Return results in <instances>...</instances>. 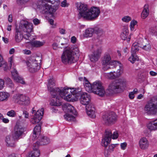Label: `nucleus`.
Returning <instances> with one entry per match:
<instances>
[{
  "label": "nucleus",
  "mask_w": 157,
  "mask_h": 157,
  "mask_svg": "<svg viewBox=\"0 0 157 157\" xmlns=\"http://www.w3.org/2000/svg\"><path fill=\"white\" fill-rule=\"evenodd\" d=\"M65 95L61 94L62 97L67 101H76L83 93L81 92L80 88H73L72 89L68 88H63Z\"/></svg>",
  "instance_id": "1"
},
{
  "label": "nucleus",
  "mask_w": 157,
  "mask_h": 157,
  "mask_svg": "<svg viewBox=\"0 0 157 157\" xmlns=\"http://www.w3.org/2000/svg\"><path fill=\"white\" fill-rule=\"evenodd\" d=\"M79 56L78 51L75 52L71 49L67 48L63 52L61 56V61L62 63L65 64L74 63L78 60Z\"/></svg>",
  "instance_id": "2"
},
{
  "label": "nucleus",
  "mask_w": 157,
  "mask_h": 157,
  "mask_svg": "<svg viewBox=\"0 0 157 157\" xmlns=\"http://www.w3.org/2000/svg\"><path fill=\"white\" fill-rule=\"evenodd\" d=\"M126 80L124 79H119L110 83L109 86L108 90L109 94L122 91L126 87Z\"/></svg>",
  "instance_id": "3"
},
{
  "label": "nucleus",
  "mask_w": 157,
  "mask_h": 157,
  "mask_svg": "<svg viewBox=\"0 0 157 157\" xmlns=\"http://www.w3.org/2000/svg\"><path fill=\"white\" fill-rule=\"evenodd\" d=\"M144 111L146 113L150 115L157 113V96L152 97L147 102Z\"/></svg>",
  "instance_id": "4"
},
{
  "label": "nucleus",
  "mask_w": 157,
  "mask_h": 157,
  "mask_svg": "<svg viewBox=\"0 0 157 157\" xmlns=\"http://www.w3.org/2000/svg\"><path fill=\"white\" fill-rule=\"evenodd\" d=\"M41 61L40 56H32L26 62L29 71L32 73L37 71L40 68L39 64Z\"/></svg>",
  "instance_id": "5"
},
{
  "label": "nucleus",
  "mask_w": 157,
  "mask_h": 157,
  "mask_svg": "<svg viewBox=\"0 0 157 157\" xmlns=\"http://www.w3.org/2000/svg\"><path fill=\"white\" fill-rule=\"evenodd\" d=\"M62 108L63 110L67 111L68 113L64 115L65 119L68 121H75V117L73 116L69 113H70L74 115H76L77 112L75 108L67 103L64 104L62 105Z\"/></svg>",
  "instance_id": "6"
},
{
  "label": "nucleus",
  "mask_w": 157,
  "mask_h": 157,
  "mask_svg": "<svg viewBox=\"0 0 157 157\" xmlns=\"http://www.w3.org/2000/svg\"><path fill=\"white\" fill-rule=\"evenodd\" d=\"M33 25L31 23L25 20H22L19 28L23 32L27 33L24 35V38L28 40L30 36V33L33 31Z\"/></svg>",
  "instance_id": "7"
},
{
  "label": "nucleus",
  "mask_w": 157,
  "mask_h": 157,
  "mask_svg": "<svg viewBox=\"0 0 157 157\" xmlns=\"http://www.w3.org/2000/svg\"><path fill=\"white\" fill-rule=\"evenodd\" d=\"M118 136V134L117 132H114L112 135L110 130L107 129L105 131L104 138L101 141L102 145L105 147H106L110 144L111 138L115 139H117Z\"/></svg>",
  "instance_id": "8"
},
{
  "label": "nucleus",
  "mask_w": 157,
  "mask_h": 157,
  "mask_svg": "<svg viewBox=\"0 0 157 157\" xmlns=\"http://www.w3.org/2000/svg\"><path fill=\"white\" fill-rule=\"evenodd\" d=\"M59 93H58L57 92L53 91L52 90H51L50 93L52 95V98L51 99L50 104L51 105L58 106L61 105L59 95L61 98L64 100V98L61 95V94H62L64 96L65 95L64 93L63 92V89H62V90L61 91H59Z\"/></svg>",
  "instance_id": "9"
},
{
  "label": "nucleus",
  "mask_w": 157,
  "mask_h": 157,
  "mask_svg": "<svg viewBox=\"0 0 157 157\" xmlns=\"http://www.w3.org/2000/svg\"><path fill=\"white\" fill-rule=\"evenodd\" d=\"M102 119V122L105 124H113L117 121V115L114 112H109L103 115Z\"/></svg>",
  "instance_id": "10"
},
{
  "label": "nucleus",
  "mask_w": 157,
  "mask_h": 157,
  "mask_svg": "<svg viewBox=\"0 0 157 157\" xmlns=\"http://www.w3.org/2000/svg\"><path fill=\"white\" fill-rule=\"evenodd\" d=\"M93 92L101 97L104 96L106 93L105 88L101 83L99 81L94 82Z\"/></svg>",
  "instance_id": "11"
},
{
  "label": "nucleus",
  "mask_w": 157,
  "mask_h": 157,
  "mask_svg": "<svg viewBox=\"0 0 157 157\" xmlns=\"http://www.w3.org/2000/svg\"><path fill=\"white\" fill-rule=\"evenodd\" d=\"M100 10L98 8L93 7L89 10L86 18L88 20H94L99 15Z\"/></svg>",
  "instance_id": "12"
},
{
  "label": "nucleus",
  "mask_w": 157,
  "mask_h": 157,
  "mask_svg": "<svg viewBox=\"0 0 157 157\" xmlns=\"http://www.w3.org/2000/svg\"><path fill=\"white\" fill-rule=\"evenodd\" d=\"M77 8L79 10L78 19H80L81 17L86 19L89 9L88 8L86 5L80 3L78 5Z\"/></svg>",
  "instance_id": "13"
},
{
  "label": "nucleus",
  "mask_w": 157,
  "mask_h": 157,
  "mask_svg": "<svg viewBox=\"0 0 157 157\" xmlns=\"http://www.w3.org/2000/svg\"><path fill=\"white\" fill-rule=\"evenodd\" d=\"M139 45L140 47L144 50L148 52L151 50V45L149 42L146 39L140 38L139 40Z\"/></svg>",
  "instance_id": "14"
},
{
  "label": "nucleus",
  "mask_w": 157,
  "mask_h": 157,
  "mask_svg": "<svg viewBox=\"0 0 157 157\" xmlns=\"http://www.w3.org/2000/svg\"><path fill=\"white\" fill-rule=\"evenodd\" d=\"M44 110L43 109L38 110L34 117L31 119V122L34 124L39 123L44 114Z\"/></svg>",
  "instance_id": "15"
},
{
  "label": "nucleus",
  "mask_w": 157,
  "mask_h": 157,
  "mask_svg": "<svg viewBox=\"0 0 157 157\" xmlns=\"http://www.w3.org/2000/svg\"><path fill=\"white\" fill-rule=\"evenodd\" d=\"M38 140L34 144L35 146L39 147L41 145H45L48 144L50 142V140L48 137L43 135H40L37 137Z\"/></svg>",
  "instance_id": "16"
},
{
  "label": "nucleus",
  "mask_w": 157,
  "mask_h": 157,
  "mask_svg": "<svg viewBox=\"0 0 157 157\" xmlns=\"http://www.w3.org/2000/svg\"><path fill=\"white\" fill-rule=\"evenodd\" d=\"M123 72V68H121L118 69L116 72H111L110 73L105 74V77L109 79H113L118 78Z\"/></svg>",
  "instance_id": "17"
},
{
  "label": "nucleus",
  "mask_w": 157,
  "mask_h": 157,
  "mask_svg": "<svg viewBox=\"0 0 157 157\" xmlns=\"http://www.w3.org/2000/svg\"><path fill=\"white\" fill-rule=\"evenodd\" d=\"M24 128L21 126L16 125L14 128V132L12 134L15 139H19L20 137L22 135L24 132Z\"/></svg>",
  "instance_id": "18"
},
{
  "label": "nucleus",
  "mask_w": 157,
  "mask_h": 157,
  "mask_svg": "<svg viewBox=\"0 0 157 157\" xmlns=\"http://www.w3.org/2000/svg\"><path fill=\"white\" fill-rule=\"evenodd\" d=\"M102 52V49L101 48H99L94 51L93 54L89 56L91 61L95 62L97 61Z\"/></svg>",
  "instance_id": "19"
},
{
  "label": "nucleus",
  "mask_w": 157,
  "mask_h": 157,
  "mask_svg": "<svg viewBox=\"0 0 157 157\" xmlns=\"http://www.w3.org/2000/svg\"><path fill=\"white\" fill-rule=\"evenodd\" d=\"M55 80L52 77H50V79L48 80V83L47 85L48 90L51 92V90L53 91H55L59 93V91H61L63 88L61 89H59L58 88H54L53 87L56 85Z\"/></svg>",
  "instance_id": "20"
},
{
  "label": "nucleus",
  "mask_w": 157,
  "mask_h": 157,
  "mask_svg": "<svg viewBox=\"0 0 157 157\" xmlns=\"http://www.w3.org/2000/svg\"><path fill=\"white\" fill-rule=\"evenodd\" d=\"M90 97L87 93H83L80 98V102L83 105L88 106V105L90 100Z\"/></svg>",
  "instance_id": "21"
},
{
  "label": "nucleus",
  "mask_w": 157,
  "mask_h": 157,
  "mask_svg": "<svg viewBox=\"0 0 157 157\" xmlns=\"http://www.w3.org/2000/svg\"><path fill=\"white\" fill-rule=\"evenodd\" d=\"M22 32L19 28L16 29L14 38L16 42L19 43L21 41L23 38H24Z\"/></svg>",
  "instance_id": "22"
},
{
  "label": "nucleus",
  "mask_w": 157,
  "mask_h": 157,
  "mask_svg": "<svg viewBox=\"0 0 157 157\" xmlns=\"http://www.w3.org/2000/svg\"><path fill=\"white\" fill-rule=\"evenodd\" d=\"M11 72L13 78L16 82L22 84H25V81L23 80V78L19 75L15 69H13Z\"/></svg>",
  "instance_id": "23"
},
{
  "label": "nucleus",
  "mask_w": 157,
  "mask_h": 157,
  "mask_svg": "<svg viewBox=\"0 0 157 157\" xmlns=\"http://www.w3.org/2000/svg\"><path fill=\"white\" fill-rule=\"evenodd\" d=\"M86 109L87 114L89 117L92 118H94L95 117V109L93 105H89L88 106H86Z\"/></svg>",
  "instance_id": "24"
},
{
  "label": "nucleus",
  "mask_w": 157,
  "mask_h": 157,
  "mask_svg": "<svg viewBox=\"0 0 157 157\" xmlns=\"http://www.w3.org/2000/svg\"><path fill=\"white\" fill-rule=\"evenodd\" d=\"M38 146H35L34 144L33 146V150L27 156V157H39L40 155V151L38 149Z\"/></svg>",
  "instance_id": "25"
},
{
  "label": "nucleus",
  "mask_w": 157,
  "mask_h": 157,
  "mask_svg": "<svg viewBox=\"0 0 157 157\" xmlns=\"http://www.w3.org/2000/svg\"><path fill=\"white\" fill-rule=\"evenodd\" d=\"M17 139H15L13 136L9 135L6 136L5 141L7 143V145L8 146L13 147L14 146L15 140H17Z\"/></svg>",
  "instance_id": "26"
},
{
  "label": "nucleus",
  "mask_w": 157,
  "mask_h": 157,
  "mask_svg": "<svg viewBox=\"0 0 157 157\" xmlns=\"http://www.w3.org/2000/svg\"><path fill=\"white\" fill-rule=\"evenodd\" d=\"M120 36L123 40H126L127 41H130V36L128 35V30L127 27H125L123 28L122 32L121 33Z\"/></svg>",
  "instance_id": "27"
},
{
  "label": "nucleus",
  "mask_w": 157,
  "mask_h": 157,
  "mask_svg": "<svg viewBox=\"0 0 157 157\" xmlns=\"http://www.w3.org/2000/svg\"><path fill=\"white\" fill-rule=\"evenodd\" d=\"M41 129V126L40 124H38L35 127L34 129L33 135V140H34L36 139V137L40 135Z\"/></svg>",
  "instance_id": "28"
},
{
  "label": "nucleus",
  "mask_w": 157,
  "mask_h": 157,
  "mask_svg": "<svg viewBox=\"0 0 157 157\" xmlns=\"http://www.w3.org/2000/svg\"><path fill=\"white\" fill-rule=\"evenodd\" d=\"M139 144L140 148L142 149H145L148 147L149 143L146 138L143 137L140 140Z\"/></svg>",
  "instance_id": "29"
},
{
  "label": "nucleus",
  "mask_w": 157,
  "mask_h": 157,
  "mask_svg": "<svg viewBox=\"0 0 157 157\" xmlns=\"http://www.w3.org/2000/svg\"><path fill=\"white\" fill-rule=\"evenodd\" d=\"M83 80L84 81V86L86 90L89 92H93L94 83L92 84H91L85 77L84 78Z\"/></svg>",
  "instance_id": "30"
},
{
  "label": "nucleus",
  "mask_w": 157,
  "mask_h": 157,
  "mask_svg": "<svg viewBox=\"0 0 157 157\" xmlns=\"http://www.w3.org/2000/svg\"><path fill=\"white\" fill-rule=\"evenodd\" d=\"M147 128L150 131L157 130V118L149 122L147 125Z\"/></svg>",
  "instance_id": "31"
},
{
  "label": "nucleus",
  "mask_w": 157,
  "mask_h": 157,
  "mask_svg": "<svg viewBox=\"0 0 157 157\" xmlns=\"http://www.w3.org/2000/svg\"><path fill=\"white\" fill-rule=\"evenodd\" d=\"M111 61V57L110 55L108 53H105L104 56L102 61L103 65L109 64Z\"/></svg>",
  "instance_id": "32"
},
{
  "label": "nucleus",
  "mask_w": 157,
  "mask_h": 157,
  "mask_svg": "<svg viewBox=\"0 0 157 157\" xmlns=\"http://www.w3.org/2000/svg\"><path fill=\"white\" fill-rule=\"evenodd\" d=\"M10 96V94L6 92H0V101H6Z\"/></svg>",
  "instance_id": "33"
},
{
  "label": "nucleus",
  "mask_w": 157,
  "mask_h": 157,
  "mask_svg": "<svg viewBox=\"0 0 157 157\" xmlns=\"http://www.w3.org/2000/svg\"><path fill=\"white\" fill-rule=\"evenodd\" d=\"M21 103L20 104H21L27 106L30 103V99L29 98L25 95H22L21 97Z\"/></svg>",
  "instance_id": "34"
},
{
  "label": "nucleus",
  "mask_w": 157,
  "mask_h": 157,
  "mask_svg": "<svg viewBox=\"0 0 157 157\" xmlns=\"http://www.w3.org/2000/svg\"><path fill=\"white\" fill-rule=\"evenodd\" d=\"M44 42H41L40 41L35 40L31 42L30 43L31 46L34 47H40L44 44Z\"/></svg>",
  "instance_id": "35"
},
{
  "label": "nucleus",
  "mask_w": 157,
  "mask_h": 157,
  "mask_svg": "<svg viewBox=\"0 0 157 157\" xmlns=\"http://www.w3.org/2000/svg\"><path fill=\"white\" fill-rule=\"evenodd\" d=\"M144 7V8L141 13V17L143 19L145 18L148 16L149 13L148 5H145Z\"/></svg>",
  "instance_id": "36"
},
{
  "label": "nucleus",
  "mask_w": 157,
  "mask_h": 157,
  "mask_svg": "<svg viewBox=\"0 0 157 157\" xmlns=\"http://www.w3.org/2000/svg\"><path fill=\"white\" fill-rule=\"evenodd\" d=\"M94 33L96 34L98 37H102L104 35L105 32L103 30L98 27L94 28Z\"/></svg>",
  "instance_id": "37"
},
{
  "label": "nucleus",
  "mask_w": 157,
  "mask_h": 157,
  "mask_svg": "<svg viewBox=\"0 0 157 157\" xmlns=\"http://www.w3.org/2000/svg\"><path fill=\"white\" fill-rule=\"evenodd\" d=\"M23 94H16L13 96L12 100L15 103L20 104L21 103V97Z\"/></svg>",
  "instance_id": "38"
},
{
  "label": "nucleus",
  "mask_w": 157,
  "mask_h": 157,
  "mask_svg": "<svg viewBox=\"0 0 157 157\" xmlns=\"http://www.w3.org/2000/svg\"><path fill=\"white\" fill-rule=\"evenodd\" d=\"M94 32V28H89L86 29L85 32V36L86 37H91L93 33Z\"/></svg>",
  "instance_id": "39"
},
{
  "label": "nucleus",
  "mask_w": 157,
  "mask_h": 157,
  "mask_svg": "<svg viewBox=\"0 0 157 157\" xmlns=\"http://www.w3.org/2000/svg\"><path fill=\"white\" fill-rule=\"evenodd\" d=\"M139 41L138 42L134 43L132 47L131 53L136 54V52L139 50Z\"/></svg>",
  "instance_id": "40"
},
{
  "label": "nucleus",
  "mask_w": 157,
  "mask_h": 157,
  "mask_svg": "<svg viewBox=\"0 0 157 157\" xmlns=\"http://www.w3.org/2000/svg\"><path fill=\"white\" fill-rule=\"evenodd\" d=\"M109 64H110V65L111 67H113H113H120V69L122 68V65L118 61L115 60L111 61Z\"/></svg>",
  "instance_id": "41"
},
{
  "label": "nucleus",
  "mask_w": 157,
  "mask_h": 157,
  "mask_svg": "<svg viewBox=\"0 0 157 157\" xmlns=\"http://www.w3.org/2000/svg\"><path fill=\"white\" fill-rule=\"evenodd\" d=\"M139 59L136 54L133 53H132L131 56L128 59V60L132 63H134L136 61H138Z\"/></svg>",
  "instance_id": "42"
},
{
  "label": "nucleus",
  "mask_w": 157,
  "mask_h": 157,
  "mask_svg": "<svg viewBox=\"0 0 157 157\" xmlns=\"http://www.w3.org/2000/svg\"><path fill=\"white\" fill-rule=\"evenodd\" d=\"M5 81L9 85V86L11 87H13V84L12 83V81L9 78L6 77L4 78Z\"/></svg>",
  "instance_id": "43"
},
{
  "label": "nucleus",
  "mask_w": 157,
  "mask_h": 157,
  "mask_svg": "<svg viewBox=\"0 0 157 157\" xmlns=\"http://www.w3.org/2000/svg\"><path fill=\"white\" fill-rule=\"evenodd\" d=\"M50 6H49L47 4L45 3L43 6V11L44 13H48V11Z\"/></svg>",
  "instance_id": "44"
},
{
  "label": "nucleus",
  "mask_w": 157,
  "mask_h": 157,
  "mask_svg": "<svg viewBox=\"0 0 157 157\" xmlns=\"http://www.w3.org/2000/svg\"><path fill=\"white\" fill-rule=\"evenodd\" d=\"M7 115L8 116L13 117L16 116V113L14 110H12L8 111L7 113Z\"/></svg>",
  "instance_id": "45"
},
{
  "label": "nucleus",
  "mask_w": 157,
  "mask_h": 157,
  "mask_svg": "<svg viewBox=\"0 0 157 157\" xmlns=\"http://www.w3.org/2000/svg\"><path fill=\"white\" fill-rule=\"evenodd\" d=\"M56 7L50 6L49 9H48V13L53 14L56 11Z\"/></svg>",
  "instance_id": "46"
},
{
  "label": "nucleus",
  "mask_w": 157,
  "mask_h": 157,
  "mask_svg": "<svg viewBox=\"0 0 157 157\" xmlns=\"http://www.w3.org/2000/svg\"><path fill=\"white\" fill-rule=\"evenodd\" d=\"M137 23V21L134 20H133L131 21L130 27L131 30H134V26Z\"/></svg>",
  "instance_id": "47"
},
{
  "label": "nucleus",
  "mask_w": 157,
  "mask_h": 157,
  "mask_svg": "<svg viewBox=\"0 0 157 157\" xmlns=\"http://www.w3.org/2000/svg\"><path fill=\"white\" fill-rule=\"evenodd\" d=\"M122 20L124 22H128L131 20L132 19L130 17L128 16H126L123 17L122 18Z\"/></svg>",
  "instance_id": "48"
},
{
  "label": "nucleus",
  "mask_w": 157,
  "mask_h": 157,
  "mask_svg": "<svg viewBox=\"0 0 157 157\" xmlns=\"http://www.w3.org/2000/svg\"><path fill=\"white\" fill-rule=\"evenodd\" d=\"M30 0H17V3L20 5H21L26 3Z\"/></svg>",
  "instance_id": "49"
},
{
  "label": "nucleus",
  "mask_w": 157,
  "mask_h": 157,
  "mask_svg": "<svg viewBox=\"0 0 157 157\" xmlns=\"http://www.w3.org/2000/svg\"><path fill=\"white\" fill-rule=\"evenodd\" d=\"M0 67H3L5 71H7L8 69V67L7 66V63H4L3 64L1 63L0 64Z\"/></svg>",
  "instance_id": "50"
},
{
  "label": "nucleus",
  "mask_w": 157,
  "mask_h": 157,
  "mask_svg": "<svg viewBox=\"0 0 157 157\" xmlns=\"http://www.w3.org/2000/svg\"><path fill=\"white\" fill-rule=\"evenodd\" d=\"M34 24L35 25H38L40 23V21L37 18H35L33 20Z\"/></svg>",
  "instance_id": "51"
},
{
  "label": "nucleus",
  "mask_w": 157,
  "mask_h": 157,
  "mask_svg": "<svg viewBox=\"0 0 157 157\" xmlns=\"http://www.w3.org/2000/svg\"><path fill=\"white\" fill-rule=\"evenodd\" d=\"M105 66L103 67V69L104 70H107L109 69L113 68V67L110 65L109 64H106L105 65Z\"/></svg>",
  "instance_id": "52"
},
{
  "label": "nucleus",
  "mask_w": 157,
  "mask_h": 157,
  "mask_svg": "<svg viewBox=\"0 0 157 157\" xmlns=\"http://www.w3.org/2000/svg\"><path fill=\"white\" fill-rule=\"evenodd\" d=\"M68 5L67 3L66 0H64L61 3V6L62 7H66Z\"/></svg>",
  "instance_id": "53"
},
{
  "label": "nucleus",
  "mask_w": 157,
  "mask_h": 157,
  "mask_svg": "<svg viewBox=\"0 0 157 157\" xmlns=\"http://www.w3.org/2000/svg\"><path fill=\"white\" fill-rule=\"evenodd\" d=\"M23 114L24 115L25 118H28L29 117V114L27 111L24 110L23 112Z\"/></svg>",
  "instance_id": "54"
},
{
  "label": "nucleus",
  "mask_w": 157,
  "mask_h": 157,
  "mask_svg": "<svg viewBox=\"0 0 157 157\" xmlns=\"http://www.w3.org/2000/svg\"><path fill=\"white\" fill-rule=\"evenodd\" d=\"M4 81L0 79V90L2 89L4 85Z\"/></svg>",
  "instance_id": "55"
},
{
  "label": "nucleus",
  "mask_w": 157,
  "mask_h": 157,
  "mask_svg": "<svg viewBox=\"0 0 157 157\" xmlns=\"http://www.w3.org/2000/svg\"><path fill=\"white\" fill-rule=\"evenodd\" d=\"M127 145V143L125 142L121 144V146L122 149L124 150L126 148Z\"/></svg>",
  "instance_id": "56"
},
{
  "label": "nucleus",
  "mask_w": 157,
  "mask_h": 157,
  "mask_svg": "<svg viewBox=\"0 0 157 157\" xmlns=\"http://www.w3.org/2000/svg\"><path fill=\"white\" fill-rule=\"evenodd\" d=\"M129 98L131 99H134L135 97L134 94L132 93V92H131L129 93Z\"/></svg>",
  "instance_id": "57"
},
{
  "label": "nucleus",
  "mask_w": 157,
  "mask_h": 157,
  "mask_svg": "<svg viewBox=\"0 0 157 157\" xmlns=\"http://www.w3.org/2000/svg\"><path fill=\"white\" fill-rule=\"evenodd\" d=\"M76 38L75 36H73L71 37V42L73 44L76 42Z\"/></svg>",
  "instance_id": "58"
},
{
  "label": "nucleus",
  "mask_w": 157,
  "mask_h": 157,
  "mask_svg": "<svg viewBox=\"0 0 157 157\" xmlns=\"http://www.w3.org/2000/svg\"><path fill=\"white\" fill-rule=\"evenodd\" d=\"M52 47L54 49L56 50L58 48V45L56 43H54L52 44Z\"/></svg>",
  "instance_id": "59"
},
{
  "label": "nucleus",
  "mask_w": 157,
  "mask_h": 157,
  "mask_svg": "<svg viewBox=\"0 0 157 157\" xmlns=\"http://www.w3.org/2000/svg\"><path fill=\"white\" fill-rule=\"evenodd\" d=\"M2 120V121L5 123H8L9 122V119L7 118H4V117L3 118Z\"/></svg>",
  "instance_id": "60"
},
{
  "label": "nucleus",
  "mask_w": 157,
  "mask_h": 157,
  "mask_svg": "<svg viewBox=\"0 0 157 157\" xmlns=\"http://www.w3.org/2000/svg\"><path fill=\"white\" fill-rule=\"evenodd\" d=\"M59 32L60 33L64 34L65 33V30L63 29L59 28Z\"/></svg>",
  "instance_id": "61"
},
{
  "label": "nucleus",
  "mask_w": 157,
  "mask_h": 157,
  "mask_svg": "<svg viewBox=\"0 0 157 157\" xmlns=\"http://www.w3.org/2000/svg\"><path fill=\"white\" fill-rule=\"evenodd\" d=\"M9 62L10 64V67H11L12 66V63L13 62V58L12 57H10L9 58Z\"/></svg>",
  "instance_id": "62"
},
{
  "label": "nucleus",
  "mask_w": 157,
  "mask_h": 157,
  "mask_svg": "<svg viewBox=\"0 0 157 157\" xmlns=\"http://www.w3.org/2000/svg\"><path fill=\"white\" fill-rule=\"evenodd\" d=\"M115 145L114 144H112L109 146V149L111 151H113V149L115 147Z\"/></svg>",
  "instance_id": "63"
},
{
  "label": "nucleus",
  "mask_w": 157,
  "mask_h": 157,
  "mask_svg": "<svg viewBox=\"0 0 157 157\" xmlns=\"http://www.w3.org/2000/svg\"><path fill=\"white\" fill-rule=\"evenodd\" d=\"M8 21L10 22H11L12 21V16L11 14H10L9 15Z\"/></svg>",
  "instance_id": "64"
}]
</instances>
